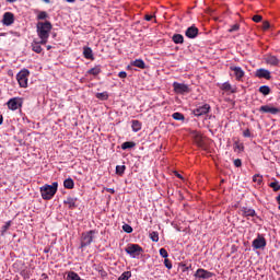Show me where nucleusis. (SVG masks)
<instances>
[{
	"label": "nucleus",
	"instance_id": "f257e3e1",
	"mask_svg": "<svg viewBox=\"0 0 280 280\" xmlns=\"http://www.w3.org/2000/svg\"><path fill=\"white\" fill-rule=\"evenodd\" d=\"M37 35L40 38L42 45H47V40H49V34H51L52 25L51 22H38L37 25Z\"/></svg>",
	"mask_w": 280,
	"mask_h": 280
},
{
	"label": "nucleus",
	"instance_id": "f03ea898",
	"mask_svg": "<svg viewBox=\"0 0 280 280\" xmlns=\"http://www.w3.org/2000/svg\"><path fill=\"white\" fill-rule=\"evenodd\" d=\"M40 196L43 200H51L58 191V182L52 183L51 185H44L39 188Z\"/></svg>",
	"mask_w": 280,
	"mask_h": 280
},
{
	"label": "nucleus",
	"instance_id": "7ed1b4c3",
	"mask_svg": "<svg viewBox=\"0 0 280 280\" xmlns=\"http://www.w3.org/2000/svg\"><path fill=\"white\" fill-rule=\"evenodd\" d=\"M95 230H90L88 232H83L81 234V245L80 248H86L93 244V240H95Z\"/></svg>",
	"mask_w": 280,
	"mask_h": 280
},
{
	"label": "nucleus",
	"instance_id": "20e7f679",
	"mask_svg": "<svg viewBox=\"0 0 280 280\" xmlns=\"http://www.w3.org/2000/svg\"><path fill=\"white\" fill-rule=\"evenodd\" d=\"M142 252H143V247H140L138 244H129L125 248V253H127V255H130L132 259H137V257H139Z\"/></svg>",
	"mask_w": 280,
	"mask_h": 280
},
{
	"label": "nucleus",
	"instance_id": "39448f33",
	"mask_svg": "<svg viewBox=\"0 0 280 280\" xmlns=\"http://www.w3.org/2000/svg\"><path fill=\"white\" fill-rule=\"evenodd\" d=\"M27 78H30V70L23 69L16 74V80L21 89H27Z\"/></svg>",
	"mask_w": 280,
	"mask_h": 280
},
{
	"label": "nucleus",
	"instance_id": "423d86ee",
	"mask_svg": "<svg viewBox=\"0 0 280 280\" xmlns=\"http://www.w3.org/2000/svg\"><path fill=\"white\" fill-rule=\"evenodd\" d=\"M7 106L10 110H19V108L23 106V98L21 97L10 98L7 103Z\"/></svg>",
	"mask_w": 280,
	"mask_h": 280
},
{
	"label": "nucleus",
	"instance_id": "0eeeda50",
	"mask_svg": "<svg viewBox=\"0 0 280 280\" xmlns=\"http://www.w3.org/2000/svg\"><path fill=\"white\" fill-rule=\"evenodd\" d=\"M194 277L196 279H211V277H215V273L203 269V268H199L197 269V271L195 272Z\"/></svg>",
	"mask_w": 280,
	"mask_h": 280
},
{
	"label": "nucleus",
	"instance_id": "6e6552de",
	"mask_svg": "<svg viewBox=\"0 0 280 280\" xmlns=\"http://www.w3.org/2000/svg\"><path fill=\"white\" fill-rule=\"evenodd\" d=\"M173 89L175 93H177V95H185V93H189L190 91L189 85L185 83H178V82L173 83Z\"/></svg>",
	"mask_w": 280,
	"mask_h": 280
},
{
	"label": "nucleus",
	"instance_id": "1a4fd4ad",
	"mask_svg": "<svg viewBox=\"0 0 280 280\" xmlns=\"http://www.w3.org/2000/svg\"><path fill=\"white\" fill-rule=\"evenodd\" d=\"M253 248L259 250L261 248H266V237L258 234V236L252 243Z\"/></svg>",
	"mask_w": 280,
	"mask_h": 280
},
{
	"label": "nucleus",
	"instance_id": "9d476101",
	"mask_svg": "<svg viewBox=\"0 0 280 280\" xmlns=\"http://www.w3.org/2000/svg\"><path fill=\"white\" fill-rule=\"evenodd\" d=\"M211 110V106L209 104H205L202 106L197 107L194 109V116L195 117H202V115H207Z\"/></svg>",
	"mask_w": 280,
	"mask_h": 280
},
{
	"label": "nucleus",
	"instance_id": "9b49d317",
	"mask_svg": "<svg viewBox=\"0 0 280 280\" xmlns=\"http://www.w3.org/2000/svg\"><path fill=\"white\" fill-rule=\"evenodd\" d=\"M256 78L264 79V80H271L272 75L270 74L269 70L260 68L255 72Z\"/></svg>",
	"mask_w": 280,
	"mask_h": 280
},
{
	"label": "nucleus",
	"instance_id": "f8f14e48",
	"mask_svg": "<svg viewBox=\"0 0 280 280\" xmlns=\"http://www.w3.org/2000/svg\"><path fill=\"white\" fill-rule=\"evenodd\" d=\"M230 69L234 72L235 79L238 82H242V78L246 75V73L242 70V67L231 66Z\"/></svg>",
	"mask_w": 280,
	"mask_h": 280
},
{
	"label": "nucleus",
	"instance_id": "ddd939ff",
	"mask_svg": "<svg viewBox=\"0 0 280 280\" xmlns=\"http://www.w3.org/2000/svg\"><path fill=\"white\" fill-rule=\"evenodd\" d=\"M266 65H270V67H279L280 60L277 58V56L273 55H267L265 57Z\"/></svg>",
	"mask_w": 280,
	"mask_h": 280
},
{
	"label": "nucleus",
	"instance_id": "4468645a",
	"mask_svg": "<svg viewBox=\"0 0 280 280\" xmlns=\"http://www.w3.org/2000/svg\"><path fill=\"white\" fill-rule=\"evenodd\" d=\"M241 213L243 218H246L247 220H249L250 218H255V215H257V212H255V209L246 208V207H243L241 209Z\"/></svg>",
	"mask_w": 280,
	"mask_h": 280
},
{
	"label": "nucleus",
	"instance_id": "2eb2a0df",
	"mask_svg": "<svg viewBox=\"0 0 280 280\" xmlns=\"http://www.w3.org/2000/svg\"><path fill=\"white\" fill-rule=\"evenodd\" d=\"M259 113H269L270 115H278L280 109L277 107H271L270 105H262L259 108Z\"/></svg>",
	"mask_w": 280,
	"mask_h": 280
},
{
	"label": "nucleus",
	"instance_id": "dca6fc26",
	"mask_svg": "<svg viewBox=\"0 0 280 280\" xmlns=\"http://www.w3.org/2000/svg\"><path fill=\"white\" fill-rule=\"evenodd\" d=\"M3 25L10 26L14 23V13L5 12L2 19Z\"/></svg>",
	"mask_w": 280,
	"mask_h": 280
},
{
	"label": "nucleus",
	"instance_id": "f3484780",
	"mask_svg": "<svg viewBox=\"0 0 280 280\" xmlns=\"http://www.w3.org/2000/svg\"><path fill=\"white\" fill-rule=\"evenodd\" d=\"M198 27L192 25L186 30L185 36H187V38H196L198 36Z\"/></svg>",
	"mask_w": 280,
	"mask_h": 280
},
{
	"label": "nucleus",
	"instance_id": "a211bd4d",
	"mask_svg": "<svg viewBox=\"0 0 280 280\" xmlns=\"http://www.w3.org/2000/svg\"><path fill=\"white\" fill-rule=\"evenodd\" d=\"M75 202H78V198L67 197L66 200L63 201V205H67L69 209H75L78 207Z\"/></svg>",
	"mask_w": 280,
	"mask_h": 280
},
{
	"label": "nucleus",
	"instance_id": "6ab92c4d",
	"mask_svg": "<svg viewBox=\"0 0 280 280\" xmlns=\"http://www.w3.org/2000/svg\"><path fill=\"white\" fill-rule=\"evenodd\" d=\"M40 45H44L40 40H33L31 44L32 51H35V54H43V47Z\"/></svg>",
	"mask_w": 280,
	"mask_h": 280
},
{
	"label": "nucleus",
	"instance_id": "aec40b11",
	"mask_svg": "<svg viewBox=\"0 0 280 280\" xmlns=\"http://www.w3.org/2000/svg\"><path fill=\"white\" fill-rule=\"evenodd\" d=\"M172 40L175 45H183V43H185V37L182 34H174Z\"/></svg>",
	"mask_w": 280,
	"mask_h": 280
},
{
	"label": "nucleus",
	"instance_id": "412c9836",
	"mask_svg": "<svg viewBox=\"0 0 280 280\" xmlns=\"http://www.w3.org/2000/svg\"><path fill=\"white\" fill-rule=\"evenodd\" d=\"M83 56L86 60H93V49L91 47H83Z\"/></svg>",
	"mask_w": 280,
	"mask_h": 280
},
{
	"label": "nucleus",
	"instance_id": "4be33fe9",
	"mask_svg": "<svg viewBox=\"0 0 280 280\" xmlns=\"http://www.w3.org/2000/svg\"><path fill=\"white\" fill-rule=\"evenodd\" d=\"M131 67H138V69H145V61L142 59H136L131 61Z\"/></svg>",
	"mask_w": 280,
	"mask_h": 280
},
{
	"label": "nucleus",
	"instance_id": "5701e85b",
	"mask_svg": "<svg viewBox=\"0 0 280 280\" xmlns=\"http://www.w3.org/2000/svg\"><path fill=\"white\" fill-rule=\"evenodd\" d=\"M88 73L90 75H100L102 73V66H95L94 68H91Z\"/></svg>",
	"mask_w": 280,
	"mask_h": 280
},
{
	"label": "nucleus",
	"instance_id": "b1692460",
	"mask_svg": "<svg viewBox=\"0 0 280 280\" xmlns=\"http://www.w3.org/2000/svg\"><path fill=\"white\" fill-rule=\"evenodd\" d=\"M142 124L139 120H132L131 121V128L133 132H139L141 130Z\"/></svg>",
	"mask_w": 280,
	"mask_h": 280
},
{
	"label": "nucleus",
	"instance_id": "393cba45",
	"mask_svg": "<svg viewBox=\"0 0 280 280\" xmlns=\"http://www.w3.org/2000/svg\"><path fill=\"white\" fill-rule=\"evenodd\" d=\"M63 187H65L66 189H73V187H75V183L73 182L72 178H67V179H65V182H63Z\"/></svg>",
	"mask_w": 280,
	"mask_h": 280
},
{
	"label": "nucleus",
	"instance_id": "a878e982",
	"mask_svg": "<svg viewBox=\"0 0 280 280\" xmlns=\"http://www.w3.org/2000/svg\"><path fill=\"white\" fill-rule=\"evenodd\" d=\"M172 117L175 119V121H185V115H183V113H173Z\"/></svg>",
	"mask_w": 280,
	"mask_h": 280
},
{
	"label": "nucleus",
	"instance_id": "bb28decb",
	"mask_svg": "<svg viewBox=\"0 0 280 280\" xmlns=\"http://www.w3.org/2000/svg\"><path fill=\"white\" fill-rule=\"evenodd\" d=\"M135 145H137V143H135L132 141H126L121 144V150H130V149L135 148Z\"/></svg>",
	"mask_w": 280,
	"mask_h": 280
},
{
	"label": "nucleus",
	"instance_id": "cd10ccee",
	"mask_svg": "<svg viewBox=\"0 0 280 280\" xmlns=\"http://www.w3.org/2000/svg\"><path fill=\"white\" fill-rule=\"evenodd\" d=\"M178 268L182 270V272H189L191 270V265L185 264V262H179Z\"/></svg>",
	"mask_w": 280,
	"mask_h": 280
},
{
	"label": "nucleus",
	"instance_id": "c85d7f7f",
	"mask_svg": "<svg viewBox=\"0 0 280 280\" xmlns=\"http://www.w3.org/2000/svg\"><path fill=\"white\" fill-rule=\"evenodd\" d=\"M259 93H261L262 95H270V86L261 85L259 88Z\"/></svg>",
	"mask_w": 280,
	"mask_h": 280
},
{
	"label": "nucleus",
	"instance_id": "c756f323",
	"mask_svg": "<svg viewBox=\"0 0 280 280\" xmlns=\"http://www.w3.org/2000/svg\"><path fill=\"white\" fill-rule=\"evenodd\" d=\"M130 277H132V272L131 271H125L120 275L118 280H128V279H130Z\"/></svg>",
	"mask_w": 280,
	"mask_h": 280
},
{
	"label": "nucleus",
	"instance_id": "7c9ffc66",
	"mask_svg": "<svg viewBox=\"0 0 280 280\" xmlns=\"http://www.w3.org/2000/svg\"><path fill=\"white\" fill-rule=\"evenodd\" d=\"M253 182L257 183V185H261V183H264V177L259 174H256L253 176Z\"/></svg>",
	"mask_w": 280,
	"mask_h": 280
},
{
	"label": "nucleus",
	"instance_id": "2f4dec72",
	"mask_svg": "<svg viewBox=\"0 0 280 280\" xmlns=\"http://www.w3.org/2000/svg\"><path fill=\"white\" fill-rule=\"evenodd\" d=\"M124 172H126V165L116 166V174H118V176H122Z\"/></svg>",
	"mask_w": 280,
	"mask_h": 280
},
{
	"label": "nucleus",
	"instance_id": "473e14b6",
	"mask_svg": "<svg viewBox=\"0 0 280 280\" xmlns=\"http://www.w3.org/2000/svg\"><path fill=\"white\" fill-rule=\"evenodd\" d=\"M45 19H49V14H47V12H45V11L39 12L37 15V20L45 21Z\"/></svg>",
	"mask_w": 280,
	"mask_h": 280
},
{
	"label": "nucleus",
	"instance_id": "72a5a7b5",
	"mask_svg": "<svg viewBox=\"0 0 280 280\" xmlns=\"http://www.w3.org/2000/svg\"><path fill=\"white\" fill-rule=\"evenodd\" d=\"M96 97H97V100L106 101V100H108V92L97 93Z\"/></svg>",
	"mask_w": 280,
	"mask_h": 280
},
{
	"label": "nucleus",
	"instance_id": "f704fd0d",
	"mask_svg": "<svg viewBox=\"0 0 280 280\" xmlns=\"http://www.w3.org/2000/svg\"><path fill=\"white\" fill-rule=\"evenodd\" d=\"M269 187H271V189H273V191H279L280 190V184L279 182H272L269 184Z\"/></svg>",
	"mask_w": 280,
	"mask_h": 280
},
{
	"label": "nucleus",
	"instance_id": "c9c22d12",
	"mask_svg": "<svg viewBox=\"0 0 280 280\" xmlns=\"http://www.w3.org/2000/svg\"><path fill=\"white\" fill-rule=\"evenodd\" d=\"M238 30H240V24L236 23V24H233V25L228 30V32H229L230 34H233V32H238Z\"/></svg>",
	"mask_w": 280,
	"mask_h": 280
},
{
	"label": "nucleus",
	"instance_id": "e433bc0d",
	"mask_svg": "<svg viewBox=\"0 0 280 280\" xmlns=\"http://www.w3.org/2000/svg\"><path fill=\"white\" fill-rule=\"evenodd\" d=\"M234 150H240V152L244 151V144L240 143V141L234 142Z\"/></svg>",
	"mask_w": 280,
	"mask_h": 280
},
{
	"label": "nucleus",
	"instance_id": "4c0bfd02",
	"mask_svg": "<svg viewBox=\"0 0 280 280\" xmlns=\"http://www.w3.org/2000/svg\"><path fill=\"white\" fill-rule=\"evenodd\" d=\"M160 255L163 257V259H167L170 257V254L167 253V249L165 248H160Z\"/></svg>",
	"mask_w": 280,
	"mask_h": 280
},
{
	"label": "nucleus",
	"instance_id": "58836bf2",
	"mask_svg": "<svg viewBox=\"0 0 280 280\" xmlns=\"http://www.w3.org/2000/svg\"><path fill=\"white\" fill-rule=\"evenodd\" d=\"M150 240H152L153 242H159V232H151Z\"/></svg>",
	"mask_w": 280,
	"mask_h": 280
},
{
	"label": "nucleus",
	"instance_id": "ea45409f",
	"mask_svg": "<svg viewBox=\"0 0 280 280\" xmlns=\"http://www.w3.org/2000/svg\"><path fill=\"white\" fill-rule=\"evenodd\" d=\"M122 231L125 233H132V226H130V224H124L122 225Z\"/></svg>",
	"mask_w": 280,
	"mask_h": 280
},
{
	"label": "nucleus",
	"instance_id": "a19ab883",
	"mask_svg": "<svg viewBox=\"0 0 280 280\" xmlns=\"http://www.w3.org/2000/svg\"><path fill=\"white\" fill-rule=\"evenodd\" d=\"M164 266L165 268H167V270H172V260H170L168 258H165Z\"/></svg>",
	"mask_w": 280,
	"mask_h": 280
},
{
	"label": "nucleus",
	"instance_id": "79ce46f5",
	"mask_svg": "<svg viewBox=\"0 0 280 280\" xmlns=\"http://www.w3.org/2000/svg\"><path fill=\"white\" fill-rule=\"evenodd\" d=\"M10 226H12V221H8L3 226H2V233H5Z\"/></svg>",
	"mask_w": 280,
	"mask_h": 280
},
{
	"label": "nucleus",
	"instance_id": "37998d69",
	"mask_svg": "<svg viewBox=\"0 0 280 280\" xmlns=\"http://www.w3.org/2000/svg\"><path fill=\"white\" fill-rule=\"evenodd\" d=\"M254 23H261L264 21V18L261 15H254L253 19Z\"/></svg>",
	"mask_w": 280,
	"mask_h": 280
},
{
	"label": "nucleus",
	"instance_id": "c03bdc74",
	"mask_svg": "<svg viewBox=\"0 0 280 280\" xmlns=\"http://www.w3.org/2000/svg\"><path fill=\"white\" fill-rule=\"evenodd\" d=\"M222 89H223V91H231V89H232L231 83H229V82L223 83Z\"/></svg>",
	"mask_w": 280,
	"mask_h": 280
},
{
	"label": "nucleus",
	"instance_id": "a18cd8bd",
	"mask_svg": "<svg viewBox=\"0 0 280 280\" xmlns=\"http://www.w3.org/2000/svg\"><path fill=\"white\" fill-rule=\"evenodd\" d=\"M262 30L266 32L267 30H270V22L265 21L262 22Z\"/></svg>",
	"mask_w": 280,
	"mask_h": 280
},
{
	"label": "nucleus",
	"instance_id": "49530a36",
	"mask_svg": "<svg viewBox=\"0 0 280 280\" xmlns=\"http://www.w3.org/2000/svg\"><path fill=\"white\" fill-rule=\"evenodd\" d=\"M118 78L126 79V78H128V73L126 71H120L118 73Z\"/></svg>",
	"mask_w": 280,
	"mask_h": 280
},
{
	"label": "nucleus",
	"instance_id": "de8ad7c7",
	"mask_svg": "<svg viewBox=\"0 0 280 280\" xmlns=\"http://www.w3.org/2000/svg\"><path fill=\"white\" fill-rule=\"evenodd\" d=\"M234 165L235 167H242V160L241 159L234 160Z\"/></svg>",
	"mask_w": 280,
	"mask_h": 280
},
{
	"label": "nucleus",
	"instance_id": "09e8293b",
	"mask_svg": "<svg viewBox=\"0 0 280 280\" xmlns=\"http://www.w3.org/2000/svg\"><path fill=\"white\" fill-rule=\"evenodd\" d=\"M243 137L250 138V129H246L243 131Z\"/></svg>",
	"mask_w": 280,
	"mask_h": 280
},
{
	"label": "nucleus",
	"instance_id": "8fccbe9b",
	"mask_svg": "<svg viewBox=\"0 0 280 280\" xmlns=\"http://www.w3.org/2000/svg\"><path fill=\"white\" fill-rule=\"evenodd\" d=\"M108 194H115V188H105Z\"/></svg>",
	"mask_w": 280,
	"mask_h": 280
},
{
	"label": "nucleus",
	"instance_id": "3c124183",
	"mask_svg": "<svg viewBox=\"0 0 280 280\" xmlns=\"http://www.w3.org/2000/svg\"><path fill=\"white\" fill-rule=\"evenodd\" d=\"M174 174H175V176H176L177 178L183 179V175H180L178 172L175 171Z\"/></svg>",
	"mask_w": 280,
	"mask_h": 280
},
{
	"label": "nucleus",
	"instance_id": "603ef678",
	"mask_svg": "<svg viewBox=\"0 0 280 280\" xmlns=\"http://www.w3.org/2000/svg\"><path fill=\"white\" fill-rule=\"evenodd\" d=\"M144 19H145L147 21H152L153 16H152V15H145Z\"/></svg>",
	"mask_w": 280,
	"mask_h": 280
},
{
	"label": "nucleus",
	"instance_id": "864d4df0",
	"mask_svg": "<svg viewBox=\"0 0 280 280\" xmlns=\"http://www.w3.org/2000/svg\"><path fill=\"white\" fill-rule=\"evenodd\" d=\"M8 3H16L18 0H5Z\"/></svg>",
	"mask_w": 280,
	"mask_h": 280
},
{
	"label": "nucleus",
	"instance_id": "5fc2aeb1",
	"mask_svg": "<svg viewBox=\"0 0 280 280\" xmlns=\"http://www.w3.org/2000/svg\"><path fill=\"white\" fill-rule=\"evenodd\" d=\"M3 124V115L0 114V126Z\"/></svg>",
	"mask_w": 280,
	"mask_h": 280
},
{
	"label": "nucleus",
	"instance_id": "6e6d98bb",
	"mask_svg": "<svg viewBox=\"0 0 280 280\" xmlns=\"http://www.w3.org/2000/svg\"><path fill=\"white\" fill-rule=\"evenodd\" d=\"M278 205H280V192H279V196L276 198Z\"/></svg>",
	"mask_w": 280,
	"mask_h": 280
},
{
	"label": "nucleus",
	"instance_id": "4d7b16f0",
	"mask_svg": "<svg viewBox=\"0 0 280 280\" xmlns=\"http://www.w3.org/2000/svg\"><path fill=\"white\" fill-rule=\"evenodd\" d=\"M68 3H75V0H66Z\"/></svg>",
	"mask_w": 280,
	"mask_h": 280
},
{
	"label": "nucleus",
	"instance_id": "13d9d810",
	"mask_svg": "<svg viewBox=\"0 0 280 280\" xmlns=\"http://www.w3.org/2000/svg\"><path fill=\"white\" fill-rule=\"evenodd\" d=\"M44 1V3H49V0H43Z\"/></svg>",
	"mask_w": 280,
	"mask_h": 280
},
{
	"label": "nucleus",
	"instance_id": "bf43d9fd",
	"mask_svg": "<svg viewBox=\"0 0 280 280\" xmlns=\"http://www.w3.org/2000/svg\"><path fill=\"white\" fill-rule=\"evenodd\" d=\"M49 49H51V46H47V50L49 51Z\"/></svg>",
	"mask_w": 280,
	"mask_h": 280
},
{
	"label": "nucleus",
	"instance_id": "052dcab7",
	"mask_svg": "<svg viewBox=\"0 0 280 280\" xmlns=\"http://www.w3.org/2000/svg\"><path fill=\"white\" fill-rule=\"evenodd\" d=\"M278 205H279L278 209L280 210V203H278Z\"/></svg>",
	"mask_w": 280,
	"mask_h": 280
}]
</instances>
